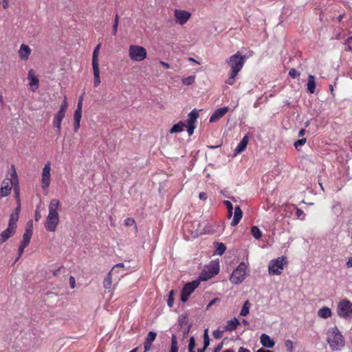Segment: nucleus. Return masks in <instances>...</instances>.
<instances>
[{
  "label": "nucleus",
  "mask_w": 352,
  "mask_h": 352,
  "mask_svg": "<svg viewBox=\"0 0 352 352\" xmlns=\"http://www.w3.org/2000/svg\"><path fill=\"white\" fill-rule=\"evenodd\" d=\"M219 272L217 264H212L208 266L200 274L199 280H193L186 283L182 291L181 300L182 302H186L190 295L199 285L200 280H207L208 279L217 275Z\"/></svg>",
  "instance_id": "f257e3e1"
},
{
  "label": "nucleus",
  "mask_w": 352,
  "mask_h": 352,
  "mask_svg": "<svg viewBox=\"0 0 352 352\" xmlns=\"http://www.w3.org/2000/svg\"><path fill=\"white\" fill-rule=\"evenodd\" d=\"M245 61V56H243L239 52L226 59V63L230 68L229 77L226 80L227 84L232 85L234 83L235 78L243 68Z\"/></svg>",
  "instance_id": "f03ea898"
},
{
  "label": "nucleus",
  "mask_w": 352,
  "mask_h": 352,
  "mask_svg": "<svg viewBox=\"0 0 352 352\" xmlns=\"http://www.w3.org/2000/svg\"><path fill=\"white\" fill-rule=\"evenodd\" d=\"M60 206V203L57 199H53L50 201L49 205V213L46 218L45 228L49 232H55L59 223V214L58 210Z\"/></svg>",
  "instance_id": "7ed1b4c3"
},
{
  "label": "nucleus",
  "mask_w": 352,
  "mask_h": 352,
  "mask_svg": "<svg viewBox=\"0 0 352 352\" xmlns=\"http://www.w3.org/2000/svg\"><path fill=\"white\" fill-rule=\"evenodd\" d=\"M327 342L333 351H340L344 346V339L336 327L328 330Z\"/></svg>",
  "instance_id": "20e7f679"
},
{
  "label": "nucleus",
  "mask_w": 352,
  "mask_h": 352,
  "mask_svg": "<svg viewBox=\"0 0 352 352\" xmlns=\"http://www.w3.org/2000/svg\"><path fill=\"white\" fill-rule=\"evenodd\" d=\"M338 316L344 319L352 318V302L348 299H342L338 304Z\"/></svg>",
  "instance_id": "39448f33"
},
{
  "label": "nucleus",
  "mask_w": 352,
  "mask_h": 352,
  "mask_svg": "<svg viewBox=\"0 0 352 352\" xmlns=\"http://www.w3.org/2000/svg\"><path fill=\"white\" fill-rule=\"evenodd\" d=\"M147 55L146 49L140 45H131L129 48V58L136 62L144 60Z\"/></svg>",
  "instance_id": "423d86ee"
},
{
  "label": "nucleus",
  "mask_w": 352,
  "mask_h": 352,
  "mask_svg": "<svg viewBox=\"0 0 352 352\" xmlns=\"http://www.w3.org/2000/svg\"><path fill=\"white\" fill-rule=\"evenodd\" d=\"M287 264V258L285 256L278 257L272 260L268 265V271L270 274H280L284 266Z\"/></svg>",
  "instance_id": "0eeeda50"
},
{
  "label": "nucleus",
  "mask_w": 352,
  "mask_h": 352,
  "mask_svg": "<svg viewBox=\"0 0 352 352\" xmlns=\"http://www.w3.org/2000/svg\"><path fill=\"white\" fill-rule=\"evenodd\" d=\"M247 266L245 263H241L233 271L230 280L235 285L242 283L246 277Z\"/></svg>",
  "instance_id": "6e6552de"
},
{
  "label": "nucleus",
  "mask_w": 352,
  "mask_h": 352,
  "mask_svg": "<svg viewBox=\"0 0 352 352\" xmlns=\"http://www.w3.org/2000/svg\"><path fill=\"white\" fill-rule=\"evenodd\" d=\"M12 168L13 169V172L11 174V178L10 179V184L5 181L3 182V186L0 188V199L8 196L11 192L12 186L18 183L17 175L14 165H12Z\"/></svg>",
  "instance_id": "1a4fd4ad"
},
{
  "label": "nucleus",
  "mask_w": 352,
  "mask_h": 352,
  "mask_svg": "<svg viewBox=\"0 0 352 352\" xmlns=\"http://www.w3.org/2000/svg\"><path fill=\"white\" fill-rule=\"evenodd\" d=\"M32 235V228L30 226V228L25 230V233L23 235V240L19 248V256L16 258L18 260L19 257L21 256L24 252V249L29 245L31 237Z\"/></svg>",
  "instance_id": "9d476101"
},
{
  "label": "nucleus",
  "mask_w": 352,
  "mask_h": 352,
  "mask_svg": "<svg viewBox=\"0 0 352 352\" xmlns=\"http://www.w3.org/2000/svg\"><path fill=\"white\" fill-rule=\"evenodd\" d=\"M50 170L51 165L50 162H47L45 164L42 171L41 185L44 190L47 189L50 184Z\"/></svg>",
  "instance_id": "9b49d317"
},
{
  "label": "nucleus",
  "mask_w": 352,
  "mask_h": 352,
  "mask_svg": "<svg viewBox=\"0 0 352 352\" xmlns=\"http://www.w3.org/2000/svg\"><path fill=\"white\" fill-rule=\"evenodd\" d=\"M190 13L188 11L182 10H175L174 11L176 23L180 25H184L190 19Z\"/></svg>",
  "instance_id": "f8f14e48"
},
{
  "label": "nucleus",
  "mask_w": 352,
  "mask_h": 352,
  "mask_svg": "<svg viewBox=\"0 0 352 352\" xmlns=\"http://www.w3.org/2000/svg\"><path fill=\"white\" fill-rule=\"evenodd\" d=\"M228 108L221 107L219 109H217L214 111V112L212 114V116L210 118V122H215L218 121L220 118L223 117L225 114L228 112Z\"/></svg>",
  "instance_id": "ddd939ff"
},
{
  "label": "nucleus",
  "mask_w": 352,
  "mask_h": 352,
  "mask_svg": "<svg viewBox=\"0 0 352 352\" xmlns=\"http://www.w3.org/2000/svg\"><path fill=\"white\" fill-rule=\"evenodd\" d=\"M156 337H157V333L154 331H150L148 333V335L145 339V342L144 343V352H148L151 350L152 343L156 339Z\"/></svg>",
  "instance_id": "4468645a"
},
{
  "label": "nucleus",
  "mask_w": 352,
  "mask_h": 352,
  "mask_svg": "<svg viewBox=\"0 0 352 352\" xmlns=\"http://www.w3.org/2000/svg\"><path fill=\"white\" fill-rule=\"evenodd\" d=\"M261 344L266 348H273L275 345V342L266 333H262L260 337Z\"/></svg>",
  "instance_id": "2eb2a0df"
},
{
  "label": "nucleus",
  "mask_w": 352,
  "mask_h": 352,
  "mask_svg": "<svg viewBox=\"0 0 352 352\" xmlns=\"http://www.w3.org/2000/svg\"><path fill=\"white\" fill-rule=\"evenodd\" d=\"M248 140H249V138H248V135H245L242 138V140L240 141V142L239 143V144L237 145V146L236 147V148L234 150V156L242 153L245 149V148L247 147V144L248 143Z\"/></svg>",
  "instance_id": "dca6fc26"
},
{
  "label": "nucleus",
  "mask_w": 352,
  "mask_h": 352,
  "mask_svg": "<svg viewBox=\"0 0 352 352\" xmlns=\"http://www.w3.org/2000/svg\"><path fill=\"white\" fill-rule=\"evenodd\" d=\"M14 229L8 227L0 234V245L5 243L9 238H10L15 233Z\"/></svg>",
  "instance_id": "f3484780"
},
{
  "label": "nucleus",
  "mask_w": 352,
  "mask_h": 352,
  "mask_svg": "<svg viewBox=\"0 0 352 352\" xmlns=\"http://www.w3.org/2000/svg\"><path fill=\"white\" fill-rule=\"evenodd\" d=\"M31 51L32 50L28 45L22 44L19 50V55L22 60H26L28 59Z\"/></svg>",
  "instance_id": "a211bd4d"
},
{
  "label": "nucleus",
  "mask_w": 352,
  "mask_h": 352,
  "mask_svg": "<svg viewBox=\"0 0 352 352\" xmlns=\"http://www.w3.org/2000/svg\"><path fill=\"white\" fill-rule=\"evenodd\" d=\"M242 217H243V212H242L241 208L239 206H236L234 208V217L230 223V225L232 226H236L239 223Z\"/></svg>",
  "instance_id": "6ab92c4d"
},
{
  "label": "nucleus",
  "mask_w": 352,
  "mask_h": 352,
  "mask_svg": "<svg viewBox=\"0 0 352 352\" xmlns=\"http://www.w3.org/2000/svg\"><path fill=\"white\" fill-rule=\"evenodd\" d=\"M240 324L239 320L234 318L232 320H228L223 327L225 331H232L236 329V327Z\"/></svg>",
  "instance_id": "aec40b11"
},
{
  "label": "nucleus",
  "mask_w": 352,
  "mask_h": 352,
  "mask_svg": "<svg viewBox=\"0 0 352 352\" xmlns=\"http://www.w3.org/2000/svg\"><path fill=\"white\" fill-rule=\"evenodd\" d=\"M28 79L30 80L29 85L33 87L32 89L34 91L38 87L39 80L38 78L34 75L32 70H30L28 72Z\"/></svg>",
  "instance_id": "412c9836"
},
{
  "label": "nucleus",
  "mask_w": 352,
  "mask_h": 352,
  "mask_svg": "<svg viewBox=\"0 0 352 352\" xmlns=\"http://www.w3.org/2000/svg\"><path fill=\"white\" fill-rule=\"evenodd\" d=\"M199 116L197 109H193L188 116L187 124L186 126H195L197 118Z\"/></svg>",
  "instance_id": "4be33fe9"
},
{
  "label": "nucleus",
  "mask_w": 352,
  "mask_h": 352,
  "mask_svg": "<svg viewBox=\"0 0 352 352\" xmlns=\"http://www.w3.org/2000/svg\"><path fill=\"white\" fill-rule=\"evenodd\" d=\"M65 114L57 112L56 116H54L53 120V124L55 128H56L57 132L59 133L60 131V125L63 119L65 118Z\"/></svg>",
  "instance_id": "5701e85b"
},
{
  "label": "nucleus",
  "mask_w": 352,
  "mask_h": 352,
  "mask_svg": "<svg viewBox=\"0 0 352 352\" xmlns=\"http://www.w3.org/2000/svg\"><path fill=\"white\" fill-rule=\"evenodd\" d=\"M332 312L330 308L327 307H323L320 309L318 311V316L322 318H329L331 316Z\"/></svg>",
  "instance_id": "b1692460"
},
{
  "label": "nucleus",
  "mask_w": 352,
  "mask_h": 352,
  "mask_svg": "<svg viewBox=\"0 0 352 352\" xmlns=\"http://www.w3.org/2000/svg\"><path fill=\"white\" fill-rule=\"evenodd\" d=\"M94 71V85L97 87L100 83L99 66H92Z\"/></svg>",
  "instance_id": "393cba45"
},
{
  "label": "nucleus",
  "mask_w": 352,
  "mask_h": 352,
  "mask_svg": "<svg viewBox=\"0 0 352 352\" xmlns=\"http://www.w3.org/2000/svg\"><path fill=\"white\" fill-rule=\"evenodd\" d=\"M307 91L310 94H314L316 89V82L314 80V76L312 75H309L308 76V82H307Z\"/></svg>",
  "instance_id": "a878e982"
},
{
  "label": "nucleus",
  "mask_w": 352,
  "mask_h": 352,
  "mask_svg": "<svg viewBox=\"0 0 352 352\" xmlns=\"http://www.w3.org/2000/svg\"><path fill=\"white\" fill-rule=\"evenodd\" d=\"M100 49V44H98L96 46L92 54V66H99L98 64V54L99 50Z\"/></svg>",
  "instance_id": "bb28decb"
},
{
  "label": "nucleus",
  "mask_w": 352,
  "mask_h": 352,
  "mask_svg": "<svg viewBox=\"0 0 352 352\" xmlns=\"http://www.w3.org/2000/svg\"><path fill=\"white\" fill-rule=\"evenodd\" d=\"M186 126V124L180 121L177 124H174L170 130V133H179L184 131V128Z\"/></svg>",
  "instance_id": "cd10ccee"
},
{
  "label": "nucleus",
  "mask_w": 352,
  "mask_h": 352,
  "mask_svg": "<svg viewBox=\"0 0 352 352\" xmlns=\"http://www.w3.org/2000/svg\"><path fill=\"white\" fill-rule=\"evenodd\" d=\"M19 216L17 213H12L10 216L9 223L8 227L12 228L14 230L16 228V222L18 221Z\"/></svg>",
  "instance_id": "c85d7f7f"
},
{
  "label": "nucleus",
  "mask_w": 352,
  "mask_h": 352,
  "mask_svg": "<svg viewBox=\"0 0 352 352\" xmlns=\"http://www.w3.org/2000/svg\"><path fill=\"white\" fill-rule=\"evenodd\" d=\"M112 272L111 270L108 273L107 277L103 280V287L106 289H109L112 285Z\"/></svg>",
  "instance_id": "c756f323"
},
{
  "label": "nucleus",
  "mask_w": 352,
  "mask_h": 352,
  "mask_svg": "<svg viewBox=\"0 0 352 352\" xmlns=\"http://www.w3.org/2000/svg\"><path fill=\"white\" fill-rule=\"evenodd\" d=\"M250 303L248 300H246L241 310L240 315L242 316H246L250 313Z\"/></svg>",
  "instance_id": "7c9ffc66"
},
{
  "label": "nucleus",
  "mask_w": 352,
  "mask_h": 352,
  "mask_svg": "<svg viewBox=\"0 0 352 352\" xmlns=\"http://www.w3.org/2000/svg\"><path fill=\"white\" fill-rule=\"evenodd\" d=\"M251 233L252 234V236L256 239H259L261 236H262V232L260 230V229L258 228V227L257 226H253L251 229Z\"/></svg>",
  "instance_id": "2f4dec72"
},
{
  "label": "nucleus",
  "mask_w": 352,
  "mask_h": 352,
  "mask_svg": "<svg viewBox=\"0 0 352 352\" xmlns=\"http://www.w3.org/2000/svg\"><path fill=\"white\" fill-rule=\"evenodd\" d=\"M226 250V245L223 243H216V253L219 255H222Z\"/></svg>",
  "instance_id": "473e14b6"
},
{
  "label": "nucleus",
  "mask_w": 352,
  "mask_h": 352,
  "mask_svg": "<svg viewBox=\"0 0 352 352\" xmlns=\"http://www.w3.org/2000/svg\"><path fill=\"white\" fill-rule=\"evenodd\" d=\"M195 76H190L187 78H184L182 80V83L185 85H191L195 82Z\"/></svg>",
  "instance_id": "72a5a7b5"
},
{
  "label": "nucleus",
  "mask_w": 352,
  "mask_h": 352,
  "mask_svg": "<svg viewBox=\"0 0 352 352\" xmlns=\"http://www.w3.org/2000/svg\"><path fill=\"white\" fill-rule=\"evenodd\" d=\"M209 344H210V338H209V336H208V329H206L204 330V348H205L206 349V348L209 346Z\"/></svg>",
  "instance_id": "f704fd0d"
},
{
  "label": "nucleus",
  "mask_w": 352,
  "mask_h": 352,
  "mask_svg": "<svg viewBox=\"0 0 352 352\" xmlns=\"http://www.w3.org/2000/svg\"><path fill=\"white\" fill-rule=\"evenodd\" d=\"M67 107H68V103L67 101V97L65 96L64 100L63 101L58 112L65 114Z\"/></svg>",
  "instance_id": "c9c22d12"
},
{
  "label": "nucleus",
  "mask_w": 352,
  "mask_h": 352,
  "mask_svg": "<svg viewBox=\"0 0 352 352\" xmlns=\"http://www.w3.org/2000/svg\"><path fill=\"white\" fill-rule=\"evenodd\" d=\"M124 225L126 226H134L135 230H137V226H136V224H135V220L133 218H126L124 220Z\"/></svg>",
  "instance_id": "e433bc0d"
},
{
  "label": "nucleus",
  "mask_w": 352,
  "mask_h": 352,
  "mask_svg": "<svg viewBox=\"0 0 352 352\" xmlns=\"http://www.w3.org/2000/svg\"><path fill=\"white\" fill-rule=\"evenodd\" d=\"M332 210L336 214H340L341 212V210H342V208H341L340 204L336 203L335 204H333V206H332Z\"/></svg>",
  "instance_id": "4c0bfd02"
},
{
  "label": "nucleus",
  "mask_w": 352,
  "mask_h": 352,
  "mask_svg": "<svg viewBox=\"0 0 352 352\" xmlns=\"http://www.w3.org/2000/svg\"><path fill=\"white\" fill-rule=\"evenodd\" d=\"M118 15L116 14L114 20V23L112 28L113 34L116 35L118 31Z\"/></svg>",
  "instance_id": "58836bf2"
},
{
  "label": "nucleus",
  "mask_w": 352,
  "mask_h": 352,
  "mask_svg": "<svg viewBox=\"0 0 352 352\" xmlns=\"http://www.w3.org/2000/svg\"><path fill=\"white\" fill-rule=\"evenodd\" d=\"M81 117H82V111L75 110L74 114V122H80Z\"/></svg>",
  "instance_id": "ea45409f"
},
{
  "label": "nucleus",
  "mask_w": 352,
  "mask_h": 352,
  "mask_svg": "<svg viewBox=\"0 0 352 352\" xmlns=\"http://www.w3.org/2000/svg\"><path fill=\"white\" fill-rule=\"evenodd\" d=\"M306 141H307L306 138H302V139H300V140H297L294 143L295 148L296 149H298V147L304 145L306 143Z\"/></svg>",
  "instance_id": "a19ab883"
},
{
  "label": "nucleus",
  "mask_w": 352,
  "mask_h": 352,
  "mask_svg": "<svg viewBox=\"0 0 352 352\" xmlns=\"http://www.w3.org/2000/svg\"><path fill=\"white\" fill-rule=\"evenodd\" d=\"M223 330L221 331L219 329H217L213 331V336L215 339H220L222 338Z\"/></svg>",
  "instance_id": "79ce46f5"
},
{
  "label": "nucleus",
  "mask_w": 352,
  "mask_h": 352,
  "mask_svg": "<svg viewBox=\"0 0 352 352\" xmlns=\"http://www.w3.org/2000/svg\"><path fill=\"white\" fill-rule=\"evenodd\" d=\"M173 294H174V292L173 290H171L169 292V296H168V299L167 301V304H168V307H172L173 305Z\"/></svg>",
  "instance_id": "37998d69"
},
{
  "label": "nucleus",
  "mask_w": 352,
  "mask_h": 352,
  "mask_svg": "<svg viewBox=\"0 0 352 352\" xmlns=\"http://www.w3.org/2000/svg\"><path fill=\"white\" fill-rule=\"evenodd\" d=\"M289 75L293 78H295L300 76V73L297 72L295 69L292 68L289 72Z\"/></svg>",
  "instance_id": "c03bdc74"
},
{
  "label": "nucleus",
  "mask_w": 352,
  "mask_h": 352,
  "mask_svg": "<svg viewBox=\"0 0 352 352\" xmlns=\"http://www.w3.org/2000/svg\"><path fill=\"white\" fill-rule=\"evenodd\" d=\"M296 214L297 217L299 218L300 219L303 220L305 217V214L301 209L297 208Z\"/></svg>",
  "instance_id": "a18cd8bd"
},
{
  "label": "nucleus",
  "mask_w": 352,
  "mask_h": 352,
  "mask_svg": "<svg viewBox=\"0 0 352 352\" xmlns=\"http://www.w3.org/2000/svg\"><path fill=\"white\" fill-rule=\"evenodd\" d=\"M195 340L193 337H191L189 340L188 349H195Z\"/></svg>",
  "instance_id": "49530a36"
},
{
  "label": "nucleus",
  "mask_w": 352,
  "mask_h": 352,
  "mask_svg": "<svg viewBox=\"0 0 352 352\" xmlns=\"http://www.w3.org/2000/svg\"><path fill=\"white\" fill-rule=\"evenodd\" d=\"M171 346H177V340L175 334H173L171 337Z\"/></svg>",
  "instance_id": "de8ad7c7"
},
{
  "label": "nucleus",
  "mask_w": 352,
  "mask_h": 352,
  "mask_svg": "<svg viewBox=\"0 0 352 352\" xmlns=\"http://www.w3.org/2000/svg\"><path fill=\"white\" fill-rule=\"evenodd\" d=\"M223 204L226 205V206L227 207V209L228 210H233V206H232V203L230 201H228V200H225L223 201Z\"/></svg>",
  "instance_id": "09e8293b"
},
{
  "label": "nucleus",
  "mask_w": 352,
  "mask_h": 352,
  "mask_svg": "<svg viewBox=\"0 0 352 352\" xmlns=\"http://www.w3.org/2000/svg\"><path fill=\"white\" fill-rule=\"evenodd\" d=\"M185 127L187 128L188 135H192L196 126H186Z\"/></svg>",
  "instance_id": "8fccbe9b"
},
{
  "label": "nucleus",
  "mask_w": 352,
  "mask_h": 352,
  "mask_svg": "<svg viewBox=\"0 0 352 352\" xmlns=\"http://www.w3.org/2000/svg\"><path fill=\"white\" fill-rule=\"evenodd\" d=\"M69 284L72 289H74L75 287L76 281H75L74 277H73V276L69 277Z\"/></svg>",
  "instance_id": "3c124183"
},
{
  "label": "nucleus",
  "mask_w": 352,
  "mask_h": 352,
  "mask_svg": "<svg viewBox=\"0 0 352 352\" xmlns=\"http://www.w3.org/2000/svg\"><path fill=\"white\" fill-rule=\"evenodd\" d=\"M223 342H221L220 344H219L214 349V351L213 352H219L222 347H223Z\"/></svg>",
  "instance_id": "603ef678"
},
{
  "label": "nucleus",
  "mask_w": 352,
  "mask_h": 352,
  "mask_svg": "<svg viewBox=\"0 0 352 352\" xmlns=\"http://www.w3.org/2000/svg\"><path fill=\"white\" fill-rule=\"evenodd\" d=\"M199 197L200 199L205 201L206 200L208 196L206 192H203L199 193Z\"/></svg>",
  "instance_id": "864d4df0"
},
{
  "label": "nucleus",
  "mask_w": 352,
  "mask_h": 352,
  "mask_svg": "<svg viewBox=\"0 0 352 352\" xmlns=\"http://www.w3.org/2000/svg\"><path fill=\"white\" fill-rule=\"evenodd\" d=\"M123 268L124 267V265L123 263H118L111 270L112 272H114L116 270L117 268Z\"/></svg>",
  "instance_id": "5fc2aeb1"
},
{
  "label": "nucleus",
  "mask_w": 352,
  "mask_h": 352,
  "mask_svg": "<svg viewBox=\"0 0 352 352\" xmlns=\"http://www.w3.org/2000/svg\"><path fill=\"white\" fill-rule=\"evenodd\" d=\"M80 122H74V131L77 132L80 128Z\"/></svg>",
  "instance_id": "6e6d98bb"
},
{
  "label": "nucleus",
  "mask_w": 352,
  "mask_h": 352,
  "mask_svg": "<svg viewBox=\"0 0 352 352\" xmlns=\"http://www.w3.org/2000/svg\"><path fill=\"white\" fill-rule=\"evenodd\" d=\"M346 267L348 268H351L352 267V256L350 257L346 263Z\"/></svg>",
  "instance_id": "4d7b16f0"
},
{
  "label": "nucleus",
  "mask_w": 352,
  "mask_h": 352,
  "mask_svg": "<svg viewBox=\"0 0 352 352\" xmlns=\"http://www.w3.org/2000/svg\"><path fill=\"white\" fill-rule=\"evenodd\" d=\"M285 345L287 347H290L291 348V351H292V342L291 340H287L286 342H285Z\"/></svg>",
  "instance_id": "13d9d810"
},
{
  "label": "nucleus",
  "mask_w": 352,
  "mask_h": 352,
  "mask_svg": "<svg viewBox=\"0 0 352 352\" xmlns=\"http://www.w3.org/2000/svg\"><path fill=\"white\" fill-rule=\"evenodd\" d=\"M217 300H218V298H214L213 300H212L207 305V309H208L210 307H211L212 305H214L216 302V301H217Z\"/></svg>",
  "instance_id": "bf43d9fd"
},
{
  "label": "nucleus",
  "mask_w": 352,
  "mask_h": 352,
  "mask_svg": "<svg viewBox=\"0 0 352 352\" xmlns=\"http://www.w3.org/2000/svg\"><path fill=\"white\" fill-rule=\"evenodd\" d=\"M238 352H250V351L249 349H246V348L241 346L239 349Z\"/></svg>",
  "instance_id": "052dcab7"
},
{
  "label": "nucleus",
  "mask_w": 352,
  "mask_h": 352,
  "mask_svg": "<svg viewBox=\"0 0 352 352\" xmlns=\"http://www.w3.org/2000/svg\"><path fill=\"white\" fill-rule=\"evenodd\" d=\"M160 63L166 69L170 68V65L167 63H165V62L161 60V61H160Z\"/></svg>",
  "instance_id": "680f3d73"
},
{
  "label": "nucleus",
  "mask_w": 352,
  "mask_h": 352,
  "mask_svg": "<svg viewBox=\"0 0 352 352\" xmlns=\"http://www.w3.org/2000/svg\"><path fill=\"white\" fill-rule=\"evenodd\" d=\"M82 102H81L80 101H78L77 108L76 110L82 111Z\"/></svg>",
  "instance_id": "e2e57ef3"
},
{
  "label": "nucleus",
  "mask_w": 352,
  "mask_h": 352,
  "mask_svg": "<svg viewBox=\"0 0 352 352\" xmlns=\"http://www.w3.org/2000/svg\"><path fill=\"white\" fill-rule=\"evenodd\" d=\"M3 7L5 9L8 7V0H3Z\"/></svg>",
  "instance_id": "0e129e2a"
},
{
  "label": "nucleus",
  "mask_w": 352,
  "mask_h": 352,
  "mask_svg": "<svg viewBox=\"0 0 352 352\" xmlns=\"http://www.w3.org/2000/svg\"><path fill=\"white\" fill-rule=\"evenodd\" d=\"M170 352H178V346H171Z\"/></svg>",
  "instance_id": "69168bd1"
},
{
  "label": "nucleus",
  "mask_w": 352,
  "mask_h": 352,
  "mask_svg": "<svg viewBox=\"0 0 352 352\" xmlns=\"http://www.w3.org/2000/svg\"><path fill=\"white\" fill-rule=\"evenodd\" d=\"M305 134V129H301L299 133H298V136L299 137H302Z\"/></svg>",
  "instance_id": "338daca9"
},
{
  "label": "nucleus",
  "mask_w": 352,
  "mask_h": 352,
  "mask_svg": "<svg viewBox=\"0 0 352 352\" xmlns=\"http://www.w3.org/2000/svg\"><path fill=\"white\" fill-rule=\"evenodd\" d=\"M256 352H272L271 351H269V350H265L264 349H259L258 350H257Z\"/></svg>",
  "instance_id": "774afa93"
}]
</instances>
